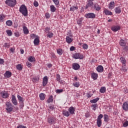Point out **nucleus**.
Segmentation results:
<instances>
[{"label":"nucleus","instance_id":"nucleus-2","mask_svg":"<svg viewBox=\"0 0 128 128\" xmlns=\"http://www.w3.org/2000/svg\"><path fill=\"white\" fill-rule=\"evenodd\" d=\"M5 106H6V112L8 114H10V112H12V110H14V106L10 102H6L5 103Z\"/></svg>","mask_w":128,"mask_h":128},{"label":"nucleus","instance_id":"nucleus-26","mask_svg":"<svg viewBox=\"0 0 128 128\" xmlns=\"http://www.w3.org/2000/svg\"><path fill=\"white\" fill-rule=\"evenodd\" d=\"M108 8H110V10H113V8H114V2H111L109 4Z\"/></svg>","mask_w":128,"mask_h":128},{"label":"nucleus","instance_id":"nucleus-62","mask_svg":"<svg viewBox=\"0 0 128 128\" xmlns=\"http://www.w3.org/2000/svg\"><path fill=\"white\" fill-rule=\"evenodd\" d=\"M45 16H46V18H50V16L49 14H46Z\"/></svg>","mask_w":128,"mask_h":128},{"label":"nucleus","instance_id":"nucleus-10","mask_svg":"<svg viewBox=\"0 0 128 128\" xmlns=\"http://www.w3.org/2000/svg\"><path fill=\"white\" fill-rule=\"evenodd\" d=\"M11 102L14 106H18V100H16V96H12Z\"/></svg>","mask_w":128,"mask_h":128},{"label":"nucleus","instance_id":"nucleus-44","mask_svg":"<svg viewBox=\"0 0 128 128\" xmlns=\"http://www.w3.org/2000/svg\"><path fill=\"white\" fill-rule=\"evenodd\" d=\"M16 68L18 70H22V66L21 64H17Z\"/></svg>","mask_w":128,"mask_h":128},{"label":"nucleus","instance_id":"nucleus-35","mask_svg":"<svg viewBox=\"0 0 128 128\" xmlns=\"http://www.w3.org/2000/svg\"><path fill=\"white\" fill-rule=\"evenodd\" d=\"M106 92V88L105 86L101 87V88L100 89V92L101 94H104Z\"/></svg>","mask_w":128,"mask_h":128},{"label":"nucleus","instance_id":"nucleus-29","mask_svg":"<svg viewBox=\"0 0 128 128\" xmlns=\"http://www.w3.org/2000/svg\"><path fill=\"white\" fill-rule=\"evenodd\" d=\"M120 44L121 46H126V42L124 40L121 39L120 41Z\"/></svg>","mask_w":128,"mask_h":128},{"label":"nucleus","instance_id":"nucleus-58","mask_svg":"<svg viewBox=\"0 0 128 128\" xmlns=\"http://www.w3.org/2000/svg\"><path fill=\"white\" fill-rule=\"evenodd\" d=\"M26 66L28 68H30V66H32V64L30 62H27Z\"/></svg>","mask_w":128,"mask_h":128},{"label":"nucleus","instance_id":"nucleus-1","mask_svg":"<svg viewBox=\"0 0 128 128\" xmlns=\"http://www.w3.org/2000/svg\"><path fill=\"white\" fill-rule=\"evenodd\" d=\"M19 12L24 16H28V8H26V5L22 4L19 8Z\"/></svg>","mask_w":128,"mask_h":128},{"label":"nucleus","instance_id":"nucleus-50","mask_svg":"<svg viewBox=\"0 0 128 128\" xmlns=\"http://www.w3.org/2000/svg\"><path fill=\"white\" fill-rule=\"evenodd\" d=\"M38 80H40V78H38L34 77L32 78V82H38Z\"/></svg>","mask_w":128,"mask_h":128},{"label":"nucleus","instance_id":"nucleus-31","mask_svg":"<svg viewBox=\"0 0 128 128\" xmlns=\"http://www.w3.org/2000/svg\"><path fill=\"white\" fill-rule=\"evenodd\" d=\"M91 76L92 80H96L98 79V74L96 73H92Z\"/></svg>","mask_w":128,"mask_h":128},{"label":"nucleus","instance_id":"nucleus-61","mask_svg":"<svg viewBox=\"0 0 128 128\" xmlns=\"http://www.w3.org/2000/svg\"><path fill=\"white\" fill-rule=\"evenodd\" d=\"M50 110H54V106L52 105V106H50Z\"/></svg>","mask_w":128,"mask_h":128},{"label":"nucleus","instance_id":"nucleus-41","mask_svg":"<svg viewBox=\"0 0 128 128\" xmlns=\"http://www.w3.org/2000/svg\"><path fill=\"white\" fill-rule=\"evenodd\" d=\"M82 18H79L77 20V24L80 26H82Z\"/></svg>","mask_w":128,"mask_h":128},{"label":"nucleus","instance_id":"nucleus-14","mask_svg":"<svg viewBox=\"0 0 128 128\" xmlns=\"http://www.w3.org/2000/svg\"><path fill=\"white\" fill-rule=\"evenodd\" d=\"M111 30L112 32H118V30H120V26H114L111 28Z\"/></svg>","mask_w":128,"mask_h":128},{"label":"nucleus","instance_id":"nucleus-56","mask_svg":"<svg viewBox=\"0 0 128 128\" xmlns=\"http://www.w3.org/2000/svg\"><path fill=\"white\" fill-rule=\"evenodd\" d=\"M76 50V47L74 46H72L70 48V52H74V50Z\"/></svg>","mask_w":128,"mask_h":128},{"label":"nucleus","instance_id":"nucleus-54","mask_svg":"<svg viewBox=\"0 0 128 128\" xmlns=\"http://www.w3.org/2000/svg\"><path fill=\"white\" fill-rule=\"evenodd\" d=\"M34 6H35L36 8H38V2H36V1H34Z\"/></svg>","mask_w":128,"mask_h":128},{"label":"nucleus","instance_id":"nucleus-38","mask_svg":"<svg viewBox=\"0 0 128 128\" xmlns=\"http://www.w3.org/2000/svg\"><path fill=\"white\" fill-rule=\"evenodd\" d=\"M120 62H121L122 64H124V66H125L126 64V58H124V57H120Z\"/></svg>","mask_w":128,"mask_h":128},{"label":"nucleus","instance_id":"nucleus-60","mask_svg":"<svg viewBox=\"0 0 128 128\" xmlns=\"http://www.w3.org/2000/svg\"><path fill=\"white\" fill-rule=\"evenodd\" d=\"M4 46L6 48H10V44L8 43H4Z\"/></svg>","mask_w":128,"mask_h":128},{"label":"nucleus","instance_id":"nucleus-4","mask_svg":"<svg viewBox=\"0 0 128 128\" xmlns=\"http://www.w3.org/2000/svg\"><path fill=\"white\" fill-rule=\"evenodd\" d=\"M48 122L50 124H56V118L54 116L48 117Z\"/></svg>","mask_w":128,"mask_h":128},{"label":"nucleus","instance_id":"nucleus-48","mask_svg":"<svg viewBox=\"0 0 128 128\" xmlns=\"http://www.w3.org/2000/svg\"><path fill=\"white\" fill-rule=\"evenodd\" d=\"M57 54H59V56H62V50L60 48H58L56 50Z\"/></svg>","mask_w":128,"mask_h":128},{"label":"nucleus","instance_id":"nucleus-59","mask_svg":"<svg viewBox=\"0 0 128 128\" xmlns=\"http://www.w3.org/2000/svg\"><path fill=\"white\" fill-rule=\"evenodd\" d=\"M50 27H46L45 28L46 32H50Z\"/></svg>","mask_w":128,"mask_h":128},{"label":"nucleus","instance_id":"nucleus-3","mask_svg":"<svg viewBox=\"0 0 128 128\" xmlns=\"http://www.w3.org/2000/svg\"><path fill=\"white\" fill-rule=\"evenodd\" d=\"M5 4L10 8H14L16 5L17 2L16 0H6Z\"/></svg>","mask_w":128,"mask_h":128},{"label":"nucleus","instance_id":"nucleus-19","mask_svg":"<svg viewBox=\"0 0 128 128\" xmlns=\"http://www.w3.org/2000/svg\"><path fill=\"white\" fill-rule=\"evenodd\" d=\"M4 76L7 78H10V76H12V72L10 71H6L4 74Z\"/></svg>","mask_w":128,"mask_h":128},{"label":"nucleus","instance_id":"nucleus-8","mask_svg":"<svg viewBox=\"0 0 128 128\" xmlns=\"http://www.w3.org/2000/svg\"><path fill=\"white\" fill-rule=\"evenodd\" d=\"M84 16L86 18H95L96 14L94 13H88L85 14Z\"/></svg>","mask_w":128,"mask_h":128},{"label":"nucleus","instance_id":"nucleus-11","mask_svg":"<svg viewBox=\"0 0 128 128\" xmlns=\"http://www.w3.org/2000/svg\"><path fill=\"white\" fill-rule=\"evenodd\" d=\"M72 68L74 70H78L80 68V64L78 63H73L72 64Z\"/></svg>","mask_w":128,"mask_h":128},{"label":"nucleus","instance_id":"nucleus-63","mask_svg":"<svg viewBox=\"0 0 128 128\" xmlns=\"http://www.w3.org/2000/svg\"><path fill=\"white\" fill-rule=\"evenodd\" d=\"M14 34L15 36H16V37L20 36V33H18V32H15V33H14Z\"/></svg>","mask_w":128,"mask_h":128},{"label":"nucleus","instance_id":"nucleus-22","mask_svg":"<svg viewBox=\"0 0 128 128\" xmlns=\"http://www.w3.org/2000/svg\"><path fill=\"white\" fill-rule=\"evenodd\" d=\"M72 40H74L72 38H70V37L68 36H66V42H67V44H72Z\"/></svg>","mask_w":128,"mask_h":128},{"label":"nucleus","instance_id":"nucleus-46","mask_svg":"<svg viewBox=\"0 0 128 128\" xmlns=\"http://www.w3.org/2000/svg\"><path fill=\"white\" fill-rule=\"evenodd\" d=\"M82 48L84 50H88V45L86 43L82 44Z\"/></svg>","mask_w":128,"mask_h":128},{"label":"nucleus","instance_id":"nucleus-36","mask_svg":"<svg viewBox=\"0 0 128 128\" xmlns=\"http://www.w3.org/2000/svg\"><path fill=\"white\" fill-rule=\"evenodd\" d=\"M50 10L51 12H54L56 10V8L54 5H51L50 6Z\"/></svg>","mask_w":128,"mask_h":128},{"label":"nucleus","instance_id":"nucleus-34","mask_svg":"<svg viewBox=\"0 0 128 128\" xmlns=\"http://www.w3.org/2000/svg\"><path fill=\"white\" fill-rule=\"evenodd\" d=\"M54 102V96H50L47 100L46 102H48V104H50V102Z\"/></svg>","mask_w":128,"mask_h":128},{"label":"nucleus","instance_id":"nucleus-39","mask_svg":"<svg viewBox=\"0 0 128 128\" xmlns=\"http://www.w3.org/2000/svg\"><path fill=\"white\" fill-rule=\"evenodd\" d=\"M98 100H100V98H96L95 99H93V100H91L90 102L92 104H96V103L98 102Z\"/></svg>","mask_w":128,"mask_h":128},{"label":"nucleus","instance_id":"nucleus-6","mask_svg":"<svg viewBox=\"0 0 128 128\" xmlns=\"http://www.w3.org/2000/svg\"><path fill=\"white\" fill-rule=\"evenodd\" d=\"M72 58L75 60H83L84 54L80 53H76L73 54Z\"/></svg>","mask_w":128,"mask_h":128},{"label":"nucleus","instance_id":"nucleus-57","mask_svg":"<svg viewBox=\"0 0 128 128\" xmlns=\"http://www.w3.org/2000/svg\"><path fill=\"white\" fill-rule=\"evenodd\" d=\"M17 128H26V126H24L23 125H19L17 126Z\"/></svg>","mask_w":128,"mask_h":128},{"label":"nucleus","instance_id":"nucleus-40","mask_svg":"<svg viewBox=\"0 0 128 128\" xmlns=\"http://www.w3.org/2000/svg\"><path fill=\"white\" fill-rule=\"evenodd\" d=\"M6 32L8 36H12V30H6Z\"/></svg>","mask_w":128,"mask_h":128},{"label":"nucleus","instance_id":"nucleus-18","mask_svg":"<svg viewBox=\"0 0 128 128\" xmlns=\"http://www.w3.org/2000/svg\"><path fill=\"white\" fill-rule=\"evenodd\" d=\"M34 46H38L40 44V39L38 36H36V38L34 40Z\"/></svg>","mask_w":128,"mask_h":128},{"label":"nucleus","instance_id":"nucleus-9","mask_svg":"<svg viewBox=\"0 0 128 128\" xmlns=\"http://www.w3.org/2000/svg\"><path fill=\"white\" fill-rule=\"evenodd\" d=\"M0 94L3 98H8L10 96V94H8V92L6 91H2L0 92Z\"/></svg>","mask_w":128,"mask_h":128},{"label":"nucleus","instance_id":"nucleus-16","mask_svg":"<svg viewBox=\"0 0 128 128\" xmlns=\"http://www.w3.org/2000/svg\"><path fill=\"white\" fill-rule=\"evenodd\" d=\"M122 108H123L124 112L128 111V102H124L122 106Z\"/></svg>","mask_w":128,"mask_h":128},{"label":"nucleus","instance_id":"nucleus-45","mask_svg":"<svg viewBox=\"0 0 128 128\" xmlns=\"http://www.w3.org/2000/svg\"><path fill=\"white\" fill-rule=\"evenodd\" d=\"M94 8L96 9V10H100V6L98 4H94Z\"/></svg>","mask_w":128,"mask_h":128},{"label":"nucleus","instance_id":"nucleus-42","mask_svg":"<svg viewBox=\"0 0 128 128\" xmlns=\"http://www.w3.org/2000/svg\"><path fill=\"white\" fill-rule=\"evenodd\" d=\"M98 104H94L91 106V108H92V110H96V108H98Z\"/></svg>","mask_w":128,"mask_h":128},{"label":"nucleus","instance_id":"nucleus-27","mask_svg":"<svg viewBox=\"0 0 128 128\" xmlns=\"http://www.w3.org/2000/svg\"><path fill=\"white\" fill-rule=\"evenodd\" d=\"M39 97H40V100H44L46 98V94H44V93H40L39 94Z\"/></svg>","mask_w":128,"mask_h":128},{"label":"nucleus","instance_id":"nucleus-37","mask_svg":"<svg viewBox=\"0 0 128 128\" xmlns=\"http://www.w3.org/2000/svg\"><path fill=\"white\" fill-rule=\"evenodd\" d=\"M78 10V6H72L70 8V12H74V10Z\"/></svg>","mask_w":128,"mask_h":128},{"label":"nucleus","instance_id":"nucleus-12","mask_svg":"<svg viewBox=\"0 0 128 128\" xmlns=\"http://www.w3.org/2000/svg\"><path fill=\"white\" fill-rule=\"evenodd\" d=\"M93 2H94V0H89L86 6V9L90 8L92 6V4H94Z\"/></svg>","mask_w":128,"mask_h":128},{"label":"nucleus","instance_id":"nucleus-51","mask_svg":"<svg viewBox=\"0 0 128 128\" xmlns=\"http://www.w3.org/2000/svg\"><path fill=\"white\" fill-rule=\"evenodd\" d=\"M52 1L56 6H58V4H60V2H58V0H52Z\"/></svg>","mask_w":128,"mask_h":128},{"label":"nucleus","instance_id":"nucleus-43","mask_svg":"<svg viewBox=\"0 0 128 128\" xmlns=\"http://www.w3.org/2000/svg\"><path fill=\"white\" fill-rule=\"evenodd\" d=\"M6 24L8 26H12V22L10 20H8L6 22Z\"/></svg>","mask_w":128,"mask_h":128},{"label":"nucleus","instance_id":"nucleus-47","mask_svg":"<svg viewBox=\"0 0 128 128\" xmlns=\"http://www.w3.org/2000/svg\"><path fill=\"white\" fill-rule=\"evenodd\" d=\"M48 38H52V36H54V33L52 32H48V35H47Z\"/></svg>","mask_w":128,"mask_h":128},{"label":"nucleus","instance_id":"nucleus-17","mask_svg":"<svg viewBox=\"0 0 128 128\" xmlns=\"http://www.w3.org/2000/svg\"><path fill=\"white\" fill-rule=\"evenodd\" d=\"M96 70L98 72H104V66L100 65L96 67Z\"/></svg>","mask_w":128,"mask_h":128},{"label":"nucleus","instance_id":"nucleus-24","mask_svg":"<svg viewBox=\"0 0 128 128\" xmlns=\"http://www.w3.org/2000/svg\"><path fill=\"white\" fill-rule=\"evenodd\" d=\"M62 114L64 116H66L67 118L70 116V112L66 110L62 111Z\"/></svg>","mask_w":128,"mask_h":128},{"label":"nucleus","instance_id":"nucleus-5","mask_svg":"<svg viewBox=\"0 0 128 128\" xmlns=\"http://www.w3.org/2000/svg\"><path fill=\"white\" fill-rule=\"evenodd\" d=\"M104 118V115H102V114H100L97 118V126H98V128H100V126H102V118Z\"/></svg>","mask_w":128,"mask_h":128},{"label":"nucleus","instance_id":"nucleus-25","mask_svg":"<svg viewBox=\"0 0 128 128\" xmlns=\"http://www.w3.org/2000/svg\"><path fill=\"white\" fill-rule=\"evenodd\" d=\"M120 70H121L122 71H123L124 72H128V69L126 68V64H125V65L122 64V68H120Z\"/></svg>","mask_w":128,"mask_h":128},{"label":"nucleus","instance_id":"nucleus-20","mask_svg":"<svg viewBox=\"0 0 128 128\" xmlns=\"http://www.w3.org/2000/svg\"><path fill=\"white\" fill-rule=\"evenodd\" d=\"M56 80L60 82V84H62V78H60V74H56Z\"/></svg>","mask_w":128,"mask_h":128},{"label":"nucleus","instance_id":"nucleus-28","mask_svg":"<svg viewBox=\"0 0 128 128\" xmlns=\"http://www.w3.org/2000/svg\"><path fill=\"white\" fill-rule=\"evenodd\" d=\"M104 12L106 16H112V12L106 9H105Z\"/></svg>","mask_w":128,"mask_h":128},{"label":"nucleus","instance_id":"nucleus-23","mask_svg":"<svg viewBox=\"0 0 128 128\" xmlns=\"http://www.w3.org/2000/svg\"><path fill=\"white\" fill-rule=\"evenodd\" d=\"M114 12H115L116 14H120V12H122V8L120 6L116 7L114 8Z\"/></svg>","mask_w":128,"mask_h":128},{"label":"nucleus","instance_id":"nucleus-52","mask_svg":"<svg viewBox=\"0 0 128 128\" xmlns=\"http://www.w3.org/2000/svg\"><path fill=\"white\" fill-rule=\"evenodd\" d=\"M64 92V90L62 89H58V90H56V94H60V92Z\"/></svg>","mask_w":128,"mask_h":128},{"label":"nucleus","instance_id":"nucleus-30","mask_svg":"<svg viewBox=\"0 0 128 128\" xmlns=\"http://www.w3.org/2000/svg\"><path fill=\"white\" fill-rule=\"evenodd\" d=\"M28 60L30 62H36V58L32 56H30L28 58Z\"/></svg>","mask_w":128,"mask_h":128},{"label":"nucleus","instance_id":"nucleus-64","mask_svg":"<svg viewBox=\"0 0 128 128\" xmlns=\"http://www.w3.org/2000/svg\"><path fill=\"white\" fill-rule=\"evenodd\" d=\"M85 116H86V118H89L90 117V114H88V112H86L85 114Z\"/></svg>","mask_w":128,"mask_h":128},{"label":"nucleus","instance_id":"nucleus-49","mask_svg":"<svg viewBox=\"0 0 128 128\" xmlns=\"http://www.w3.org/2000/svg\"><path fill=\"white\" fill-rule=\"evenodd\" d=\"M73 86H75V88H78L80 84V82H76L73 83Z\"/></svg>","mask_w":128,"mask_h":128},{"label":"nucleus","instance_id":"nucleus-21","mask_svg":"<svg viewBox=\"0 0 128 128\" xmlns=\"http://www.w3.org/2000/svg\"><path fill=\"white\" fill-rule=\"evenodd\" d=\"M22 30L24 34H28L30 31H28V27L24 26H23Z\"/></svg>","mask_w":128,"mask_h":128},{"label":"nucleus","instance_id":"nucleus-55","mask_svg":"<svg viewBox=\"0 0 128 128\" xmlns=\"http://www.w3.org/2000/svg\"><path fill=\"white\" fill-rule=\"evenodd\" d=\"M4 64V60L0 58V64Z\"/></svg>","mask_w":128,"mask_h":128},{"label":"nucleus","instance_id":"nucleus-13","mask_svg":"<svg viewBox=\"0 0 128 128\" xmlns=\"http://www.w3.org/2000/svg\"><path fill=\"white\" fill-rule=\"evenodd\" d=\"M68 111L70 114H74V112H76V108L74 106H70L68 108Z\"/></svg>","mask_w":128,"mask_h":128},{"label":"nucleus","instance_id":"nucleus-15","mask_svg":"<svg viewBox=\"0 0 128 128\" xmlns=\"http://www.w3.org/2000/svg\"><path fill=\"white\" fill-rule=\"evenodd\" d=\"M48 76H44L42 80V86H46V85L48 84Z\"/></svg>","mask_w":128,"mask_h":128},{"label":"nucleus","instance_id":"nucleus-32","mask_svg":"<svg viewBox=\"0 0 128 128\" xmlns=\"http://www.w3.org/2000/svg\"><path fill=\"white\" fill-rule=\"evenodd\" d=\"M6 18V15L0 14V22H2L4 20V19Z\"/></svg>","mask_w":128,"mask_h":128},{"label":"nucleus","instance_id":"nucleus-7","mask_svg":"<svg viewBox=\"0 0 128 128\" xmlns=\"http://www.w3.org/2000/svg\"><path fill=\"white\" fill-rule=\"evenodd\" d=\"M17 98L19 102L20 106L21 108H22L24 106V98L21 97V96L20 95H18Z\"/></svg>","mask_w":128,"mask_h":128},{"label":"nucleus","instance_id":"nucleus-33","mask_svg":"<svg viewBox=\"0 0 128 128\" xmlns=\"http://www.w3.org/2000/svg\"><path fill=\"white\" fill-rule=\"evenodd\" d=\"M104 122H108L110 121V118H108V116L106 114H104Z\"/></svg>","mask_w":128,"mask_h":128},{"label":"nucleus","instance_id":"nucleus-53","mask_svg":"<svg viewBox=\"0 0 128 128\" xmlns=\"http://www.w3.org/2000/svg\"><path fill=\"white\" fill-rule=\"evenodd\" d=\"M122 126L124 128H126V126H128V121H126L124 122Z\"/></svg>","mask_w":128,"mask_h":128}]
</instances>
